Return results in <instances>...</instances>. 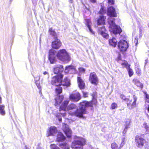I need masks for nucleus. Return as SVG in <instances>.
I'll use <instances>...</instances> for the list:
<instances>
[{"label": "nucleus", "instance_id": "f257e3e1", "mask_svg": "<svg viewBox=\"0 0 149 149\" xmlns=\"http://www.w3.org/2000/svg\"><path fill=\"white\" fill-rule=\"evenodd\" d=\"M69 102L68 100H65L63 102L60 107V111L61 110L64 111H68L69 114L79 118H82L83 114L86 113L85 107L88 105H91L90 103L83 102L80 103L79 109H78L77 106L74 104H71L67 106Z\"/></svg>", "mask_w": 149, "mask_h": 149}, {"label": "nucleus", "instance_id": "f03ea898", "mask_svg": "<svg viewBox=\"0 0 149 149\" xmlns=\"http://www.w3.org/2000/svg\"><path fill=\"white\" fill-rule=\"evenodd\" d=\"M107 14L110 17L108 18V22L109 24V30L114 34H120L122 30L120 27L116 24L114 22L115 19L112 17H116L117 14L115 9L112 6L108 9Z\"/></svg>", "mask_w": 149, "mask_h": 149}, {"label": "nucleus", "instance_id": "7ed1b4c3", "mask_svg": "<svg viewBox=\"0 0 149 149\" xmlns=\"http://www.w3.org/2000/svg\"><path fill=\"white\" fill-rule=\"evenodd\" d=\"M58 58L61 61L67 63L71 60V57L66 50L65 49H60L56 54Z\"/></svg>", "mask_w": 149, "mask_h": 149}, {"label": "nucleus", "instance_id": "20e7f679", "mask_svg": "<svg viewBox=\"0 0 149 149\" xmlns=\"http://www.w3.org/2000/svg\"><path fill=\"white\" fill-rule=\"evenodd\" d=\"M75 140L72 143L71 148L72 149H83V146L86 144V140L83 138L76 136Z\"/></svg>", "mask_w": 149, "mask_h": 149}, {"label": "nucleus", "instance_id": "39448f33", "mask_svg": "<svg viewBox=\"0 0 149 149\" xmlns=\"http://www.w3.org/2000/svg\"><path fill=\"white\" fill-rule=\"evenodd\" d=\"M137 100L136 97L134 95L131 98H129L127 102V108L130 109L132 110L136 107V102Z\"/></svg>", "mask_w": 149, "mask_h": 149}, {"label": "nucleus", "instance_id": "423d86ee", "mask_svg": "<svg viewBox=\"0 0 149 149\" xmlns=\"http://www.w3.org/2000/svg\"><path fill=\"white\" fill-rule=\"evenodd\" d=\"M63 77V75L62 74H61L53 77L52 80V84L53 85L56 86L61 85V82L62 81Z\"/></svg>", "mask_w": 149, "mask_h": 149}, {"label": "nucleus", "instance_id": "0eeeda50", "mask_svg": "<svg viewBox=\"0 0 149 149\" xmlns=\"http://www.w3.org/2000/svg\"><path fill=\"white\" fill-rule=\"evenodd\" d=\"M118 45L120 50L122 52L125 51L128 47V43L124 40L119 41Z\"/></svg>", "mask_w": 149, "mask_h": 149}, {"label": "nucleus", "instance_id": "6e6552de", "mask_svg": "<svg viewBox=\"0 0 149 149\" xmlns=\"http://www.w3.org/2000/svg\"><path fill=\"white\" fill-rule=\"evenodd\" d=\"M135 142L137 146L139 148H141L146 143V141L141 136H136L135 137Z\"/></svg>", "mask_w": 149, "mask_h": 149}, {"label": "nucleus", "instance_id": "1a4fd4ad", "mask_svg": "<svg viewBox=\"0 0 149 149\" xmlns=\"http://www.w3.org/2000/svg\"><path fill=\"white\" fill-rule=\"evenodd\" d=\"M49 59L51 63H54L56 61V51L54 49L49 51Z\"/></svg>", "mask_w": 149, "mask_h": 149}, {"label": "nucleus", "instance_id": "9d476101", "mask_svg": "<svg viewBox=\"0 0 149 149\" xmlns=\"http://www.w3.org/2000/svg\"><path fill=\"white\" fill-rule=\"evenodd\" d=\"M89 80L92 84L95 85L97 84L98 81L97 77L95 72L91 73L90 74Z\"/></svg>", "mask_w": 149, "mask_h": 149}, {"label": "nucleus", "instance_id": "9b49d317", "mask_svg": "<svg viewBox=\"0 0 149 149\" xmlns=\"http://www.w3.org/2000/svg\"><path fill=\"white\" fill-rule=\"evenodd\" d=\"M63 130L67 137H71L72 132L71 130L69 128L68 125L65 123H63Z\"/></svg>", "mask_w": 149, "mask_h": 149}, {"label": "nucleus", "instance_id": "f8f14e48", "mask_svg": "<svg viewBox=\"0 0 149 149\" xmlns=\"http://www.w3.org/2000/svg\"><path fill=\"white\" fill-rule=\"evenodd\" d=\"M57 132V130L56 127L54 126H51L47 131V136L55 135Z\"/></svg>", "mask_w": 149, "mask_h": 149}, {"label": "nucleus", "instance_id": "ddd939ff", "mask_svg": "<svg viewBox=\"0 0 149 149\" xmlns=\"http://www.w3.org/2000/svg\"><path fill=\"white\" fill-rule=\"evenodd\" d=\"M70 99L73 102L78 101L81 99L80 95L78 93L71 94L70 96Z\"/></svg>", "mask_w": 149, "mask_h": 149}, {"label": "nucleus", "instance_id": "4468645a", "mask_svg": "<svg viewBox=\"0 0 149 149\" xmlns=\"http://www.w3.org/2000/svg\"><path fill=\"white\" fill-rule=\"evenodd\" d=\"M105 30L104 26L98 27V33L100 34L104 38L107 39L109 37L108 35L105 32Z\"/></svg>", "mask_w": 149, "mask_h": 149}, {"label": "nucleus", "instance_id": "2eb2a0df", "mask_svg": "<svg viewBox=\"0 0 149 149\" xmlns=\"http://www.w3.org/2000/svg\"><path fill=\"white\" fill-rule=\"evenodd\" d=\"M65 72L67 74H73L76 72L75 67L72 65L66 66L65 70Z\"/></svg>", "mask_w": 149, "mask_h": 149}, {"label": "nucleus", "instance_id": "dca6fc26", "mask_svg": "<svg viewBox=\"0 0 149 149\" xmlns=\"http://www.w3.org/2000/svg\"><path fill=\"white\" fill-rule=\"evenodd\" d=\"M61 42L57 38L55 39L52 42V47L55 49H58L61 45Z\"/></svg>", "mask_w": 149, "mask_h": 149}, {"label": "nucleus", "instance_id": "f3484780", "mask_svg": "<svg viewBox=\"0 0 149 149\" xmlns=\"http://www.w3.org/2000/svg\"><path fill=\"white\" fill-rule=\"evenodd\" d=\"M63 67L62 65H57L54 68V72L55 74H58L60 75L61 74V72L63 70Z\"/></svg>", "mask_w": 149, "mask_h": 149}, {"label": "nucleus", "instance_id": "a211bd4d", "mask_svg": "<svg viewBox=\"0 0 149 149\" xmlns=\"http://www.w3.org/2000/svg\"><path fill=\"white\" fill-rule=\"evenodd\" d=\"M106 17L103 15L100 16L99 18L97 19V24L99 26L101 27V26H103L102 24H104L105 23V19Z\"/></svg>", "mask_w": 149, "mask_h": 149}, {"label": "nucleus", "instance_id": "6ab92c4d", "mask_svg": "<svg viewBox=\"0 0 149 149\" xmlns=\"http://www.w3.org/2000/svg\"><path fill=\"white\" fill-rule=\"evenodd\" d=\"M65 137L61 132H58L57 136L56 141L58 142H62L65 140Z\"/></svg>", "mask_w": 149, "mask_h": 149}, {"label": "nucleus", "instance_id": "aec40b11", "mask_svg": "<svg viewBox=\"0 0 149 149\" xmlns=\"http://www.w3.org/2000/svg\"><path fill=\"white\" fill-rule=\"evenodd\" d=\"M86 25L88 29L90 32L91 34L94 35L95 32L93 30L91 27V20L89 19H86Z\"/></svg>", "mask_w": 149, "mask_h": 149}, {"label": "nucleus", "instance_id": "412c9836", "mask_svg": "<svg viewBox=\"0 0 149 149\" xmlns=\"http://www.w3.org/2000/svg\"><path fill=\"white\" fill-rule=\"evenodd\" d=\"M70 80L67 77L65 78L63 81L61 82V85L65 86L66 87L70 86Z\"/></svg>", "mask_w": 149, "mask_h": 149}, {"label": "nucleus", "instance_id": "4be33fe9", "mask_svg": "<svg viewBox=\"0 0 149 149\" xmlns=\"http://www.w3.org/2000/svg\"><path fill=\"white\" fill-rule=\"evenodd\" d=\"M77 81L78 86L81 89L84 88L85 86V84L80 77H78Z\"/></svg>", "mask_w": 149, "mask_h": 149}, {"label": "nucleus", "instance_id": "5701e85b", "mask_svg": "<svg viewBox=\"0 0 149 149\" xmlns=\"http://www.w3.org/2000/svg\"><path fill=\"white\" fill-rule=\"evenodd\" d=\"M63 99V96H58L55 98L56 106L60 104Z\"/></svg>", "mask_w": 149, "mask_h": 149}, {"label": "nucleus", "instance_id": "b1692460", "mask_svg": "<svg viewBox=\"0 0 149 149\" xmlns=\"http://www.w3.org/2000/svg\"><path fill=\"white\" fill-rule=\"evenodd\" d=\"M117 42V40L114 38H113L111 39H110L109 40V44L114 47L116 46Z\"/></svg>", "mask_w": 149, "mask_h": 149}, {"label": "nucleus", "instance_id": "393cba45", "mask_svg": "<svg viewBox=\"0 0 149 149\" xmlns=\"http://www.w3.org/2000/svg\"><path fill=\"white\" fill-rule=\"evenodd\" d=\"M133 82L136 86L138 87H139L141 88L143 87L142 84L136 79L134 78L132 81Z\"/></svg>", "mask_w": 149, "mask_h": 149}, {"label": "nucleus", "instance_id": "a878e982", "mask_svg": "<svg viewBox=\"0 0 149 149\" xmlns=\"http://www.w3.org/2000/svg\"><path fill=\"white\" fill-rule=\"evenodd\" d=\"M5 108V106L4 105H0V114L3 116H4L6 114Z\"/></svg>", "mask_w": 149, "mask_h": 149}, {"label": "nucleus", "instance_id": "bb28decb", "mask_svg": "<svg viewBox=\"0 0 149 149\" xmlns=\"http://www.w3.org/2000/svg\"><path fill=\"white\" fill-rule=\"evenodd\" d=\"M58 145L63 149H69L70 148L69 145L66 143H60Z\"/></svg>", "mask_w": 149, "mask_h": 149}, {"label": "nucleus", "instance_id": "cd10ccee", "mask_svg": "<svg viewBox=\"0 0 149 149\" xmlns=\"http://www.w3.org/2000/svg\"><path fill=\"white\" fill-rule=\"evenodd\" d=\"M49 32L51 35L53 36L54 38L56 39L57 35L55 31L52 28H49Z\"/></svg>", "mask_w": 149, "mask_h": 149}, {"label": "nucleus", "instance_id": "c85d7f7f", "mask_svg": "<svg viewBox=\"0 0 149 149\" xmlns=\"http://www.w3.org/2000/svg\"><path fill=\"white\" fill-rule=\"evenodd\" d=\"M83 102H88L87 103H90L91 104V106H90V105H88V106H86L85 107V108L86 107H93V105H96V104L97 103V100L96 99H94L92 100V101H91V102H87V101H84Z\"/></svg>", "mask_w": 149, "mask_h": 149}, {"label": "nucleus", "instance_id": "c756f323", "mask_svg": "<svg viewBox=\"0 0 149 149\" xmlns=\"http://www.w3.org/2000/svg\"><path fill=\"white\" fill-rule=\"evenodd\" d=\"M56 92L57 94H60L62 92V88L61 87H57L56 88Z\"/></svg>", "mask_w": 149, "mask_h": 149}, {"label": "nucleus", "instance_id": "7c9ffc66", "mask_svg": "<svg viewBox=\"0 0 149 149\" xmlns=\"http://www.w3.org/2000/svg\"><path fill=\"white\" fill-rule=\"evenodd\" d=\"M128 71L129 75V77H131L134 74L133 70L129 67L127 69Z\"/></svg>", "mask_w": 149, "mask_h": 149}, {"label": "nucleus", "instance_id": "2f4dec72", "mask_svg": "<svg viewBox=\"0 0 149 149\" xmlns=\"http://www.w3.org/2000/svg\"><path fill=\"white\" fill-rule=\"evenodd\" d=\"M111 147L112 149H119L116 143H112L111 145Z\"/></svg>", "mask_w": 149, "mask_h": 149}, {"label": "nucleus", "instance_id": "473e14b6", "mask_svg": "<svg viewBox=\"0 0 149 149\" xmlns=\"http://www.w3.org/2000/svg\"><path fill=\"white\" fill-rule=\"evenodd\" d=\"M125 140V137H123L122 138V139H121L122 142L120 144L119 148H121L125 144V142H124Z\"/></svg>", "mask_w": 149, "mask_h": 149}, {"label": "nucleus", "instance_id": "72a5a7b5", "mask_svg": "<svg viewBox=\"0 0 149 149\" xmlns=\"http://www.w3.org/2000/svg\"><path fill=\"white\" fill-rule=\"evenodd\" d=\"M136 73L139 75H140L141 74V69L139 68H136L135 69Z\"/></svg>", "mask_w": 149, "mask_h": 149}, {"label": "nucleus", "instance_id": "f704fd0d", "mask_svg": "<svg viewBox=\"0 0 149 149\" xmlns=\"http://www.w3.org/2000/svg\"><path fill=\"white\" fill-rule=\"evenodd\" d=\"M143 126L147 131L149 132V126L146 123H143Z\"/></svg>", "mask_w": 149, "mask_h": 149}, {"label": "nucleus", "instance_id": "c9c22d12", "mask_svg": "<svg viewBox=\"0 0 149 149\" xmlns=\"http://www.w3.org/2000/svg\"><path fill=\"white\" fill-rule=\"evenodd\" d=\"M50 148L51 149H60L55 144H52L50 145Z\"/></svg>", "mask_w": 149, "mask_h": 149}, {"label": "nucleus", "instance_id": "e433bc0d", "mask_svg": "<svg viewBox=\"0 0 149 149\" xmlns=\"http://www.w3.org/2000/svg\"><path fill=\"white\" fill-rule=\"evenodd\" d=\"M122 65L124 66L127 69L130 67V65L127 62H125L122 64Z\"/></svg>", "mask_w": 149, "mask_h": 149}, {"label": "nucleus", "instance_id": "4c0bfd02", "mask_svg": "<svg viewBox=\"0 0 149 149\" xmlns=\"http://www.w3.org/2000/svg\"><path fill=\"white\" fill-rule=\"evenodd\" d=\"M120 97L121 99H123V100H124L126 102H127V101H128V100L129 99L126 98V97L125 96L123 95H122V94L120 96Z\"/></svg>", "mask_w": 149, "mask_h": 149}, {"label": "nucleus", "instance_id": "58836bf2", "mask_svg": "<svg viewBox=\"0 0 149 149\" xmlns=\"http://www.w3.org/2000/svg\"><path fill=\"white\" fill-rule=\"evenodd\" d=\"M106 12V10H104L103 8H101L100 10V13L101 14H103L105 13Z\"/></svg>", "mask_w": 149, "mask_h": 149}, {"label": "nucleus", "instance_id": "ea45409f", "mask_svg": "<svg viewBox=\"0 0 149 149\" xmlns=\"http://www.w3.org/2000/svg\"><path fill=\"white\" fill-rule=\"evenodd\" d=\"M117 107V104L115 103H113L111 105V107L112 109H114Z\"/></svg>", "mask_w": 149, "mask_h": 149}, {"label": "nucleus", "instance_id": "a19ab883", "mask_svg": "<svg viewBox=\"0 0 149 149\" xmlns=\"http://www.w3.org/2000/svg\"><path fill=\"white\" fill-rule=\"evenodd\" d=\"M43 74L45 76L46 78H48L49 77V75L48 72L46 71H45L43 72Z\"/></svg>", "mask_w": 149, "mask_h": 149}, {"label": "nucleus", "instance_id": "79ce46f5", "mask_svg": "<svg viewBox=\"0 0 149 149\" xmlns=\"http://www.w3.org/2000/svg\"><path fill=\"white\" fill-rule=\"evenodd\" d=\"M130 120L129 119H127L125 122V125L130 126Z\"/></svg>", "mask_w": 149, "mask_h": 149}, {"label": "nucleus", "instance_id": "37998d69", "mask_svg": "<svg viewBox=\"0 0 149 149\" xmlns=\"http://www.w3.org/2000/svg\"><path fill=\"white\" fill-rule=\"evenodd\" d=\"M79 71L80 72L84 73L85 71V70L84 69L82 68H79Z\"/></svg>", "mask_w": 149, "mask_h": 149}, {"label": "nucleus", "instance_id": "c03bdc74", "mask_svg": "<svg viewBox=\"0 0 149 149\" xmlns=\"http://www.w3.org/2000/svg\"><path fill=\"white\" fill-rule=\"evenodd\" d=\"M109 4L112 5L114 4V0H108Z\"/></svg>", "mask_w": 149, "mask_h": 149}, {"label": "nucleus", "instance_id": "a18cd8bd", "mask_svg": "<svg viewBox=\"0 0 149 149\" xmlns=\"http://www.w3.org/2000/svg\"><path fill=\"white\" fill-rule=\"evenodd\" d=\"M138 38H135L134 42L136 44L135 45H136L138 44Z\"/></svg>", "mask_w": 149, "mask_h": 149}, {"label": "nucleus", "instance_id": "49530a36", "mask_svg": "<svg viewBox=\"0 0 149 149\" xmlns=\"http://www.w3.org/2000/svg\"><path fill=\"white\" fill-rule=\"evenodd\" d=\"M130 128V126L125 125L124 129L126 130H127L128 128Z\"/></svg>", "mask_w": 149, "mask_h": 149}, {"label": "nucleus", "instance_id": "de8ad7c7", "mask_svg": "<svg viewBox=\"0 0 149 149\" xmlns=\"http://www.w3.org/2000/svg\"><path fill=\"white\" fill-rule=\"evenodd\" d=\"M83 95L84 97H87V94L86 93V92H83Z\"/></svg>", "mask_w": 149, "mask_h": 149}, {"label": "nucleus", "instance_id": "09e8293b", "mask_svg": "<svg viewBox=\"0 0 149 149\" xmlns=\"http://www.w3.org/2000/svg\"><path fill=\"white\" fill-rule=\"evenodd\" d=\"M140 37H141L142 36V31L141 30H140V34H139Z\"/></svg>", "mask_w": 149, "mask_h": 149}, {"label": "nucleus", "instance_id": "8fccbe9b", "mask_svg": "<svg viewBox=\"0 0 149 149\" xmlns=\"http://www.w3.org/2000/svg\"><path fill=\"white\" fill-rule=\"evenodd\" d=\"M146 99L149 98V95L147 94H146Z\"/></svg>", "mask_w": 149, "mask_h": 149}, {"label": "nucleus", "instance_id": "3c124183", "mask_svg": "<svg viewBox=\"0 0 149 149\" xmlns=\"http://www.w3.org/2000/svg\"><path fill=\"white\" fill-rule=\"evenodd\" d=\"M92 3H95L96 2L95 0H89Z\"/></svg>", "mask_w": 149, "mask_h": 149}, {"label": "nucleus", "instance_id": "603ef678", "mask_svg": "<svg viewBox=\"0 0 149 149\" xmlns=\"http://www.w3.org/2000/svg\"><path fill=\"white\" fill-rule=\"evenodd\" d=\"M38 0H33V3H36Z\"/></svg>", "mask_w": 149, "mask_h": 149}, {"label": "nucleus", "instance_id": "864d4df0", "mask_svg": "<svg viewBox=\"0 0 149 149\" xmlns=\"http://www.w3.org/2000/svg\"><path fill=\"white\" fill-rule=\"evenodd\" d=\"M127 130H125V129L123 131V134H125L127 132Z\"/></svg>", "mask_w": 149, "mask_h": 149}, {"label": "nucleus", "instance_id": "5fc2aeb1", "mask_svg": "<svg viewBox=\"0 0 149 149\" xmlns=\"http://www.w3.org/2000/svg\"><path fill=\"white\" fill-rule=\"evenodd\" d=\"M61 113V115L63 116H65V113Z\"/></svg>", "mask_w": 149, "mask_h": 149}, {"label": "nucleus", "instance_id": "6e6d98bb", "mask_svg": "<svg viewBox=\"0 0 149 149\" xmlns=\"http://www.w3.org/2000/svg\"><path fill=\"white\" fill-rule=\"evenodd\" d=\"M146 102L149 103V98L146 99Z\"/></svg>", "mask_w": 149, "mask_h": 149}, {"label": "nucleus", "instance_id": "4d7b16f0", "mask_svg": "<svg viewBox=\"0 0 149 149\" xmlns=\"http://www.w3.org/2000/svg\"><path fill=\"white\" fill-rule=\"evenodd\" d=\"M70 2L72 3V2L73 0H69Z\"/></svg>", "mask_w": 149, "mask_h": 149}, {"label": "nucleus", "instance_id": "13d9d810", "mask_svg": "<svg viewBox=\"0 0 149 149\" xmlns=\"http://www.w3.org/2000/svg\"><path fill=\"white\" fill-rule=\"evenodd\" d=\"M149 112V105L148 106V107L147 108Z\"/></svg>", "mask_w": 149, "mask_h": 149}, {"label": "nucleus", "instance_id": "bf43d9fd", "mask_svg": "<svg viewBox=\"0 0 149 149\" xmlns=\"http://www.w3.org/2000/svg\"><path fill=\"white\" fill-rule=\"evenodd\" d=\"M62 120V119L61 118H60L59 119V121H61Z\"/></svg>", "mask_w": 149, "mask_h": 149}, {"label": "nucleus", "instance_id": "052dcab7", "mask_svg": "<svg viewBox=\"0 0 149 149\" xmlns=\"http://www.w3.org/2000/svg\"><path fill=\"white\" fill-rule=\"evenodd\" d=\"M147 60H145V61L146 62L145 63V64H146V63L147 62Z\"/></svg>", "mask_w": 149, "mask_h": 149}, {"label": "nucleus", "instance_id": "680f3d73", "mask_svg": "<svg viewBox=\"0 0 149 149\" xmlns=\"http://www.w3.org/2000/svg\"><path fill=\"white\" fill-rule=\"evenodd\" d=\"M25 149H29L27 148L26 147H25Z\"/></svg>", "mask_w": 149, "mask_h": 149}, {"label": "nucleus", "instance_id": "e2e57ef3", "mask_svg": "<svg viewBox=\"0 0 149 149\" xmlns=\"http://www.w3.org/2000/svg\"><path fill=\"white\" fill-rule=\"evenodd\" d=\"M38 79H39V77H38Z\"/></svg>", "mask_w": 149, "mask_h": 149}, {"label": "nucleus", "instance_id": "0e129e2a", "mask_svg": "<svg viewBox=\"0 0 149 149\" xmlns=\"http://www.w3.org/2000/svg\"><path fill=\"white\" fill-rule=\"evenodd\" d=\"M10 1H11L12 0H10Z\"/></svg>", "mask_w": 149, "mask_h": 149}]
</instances>
